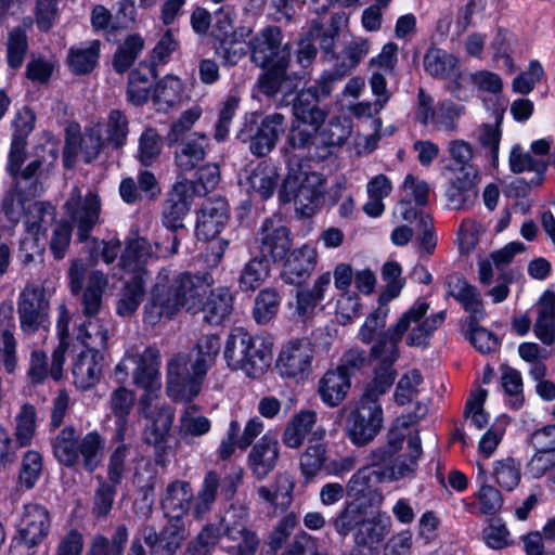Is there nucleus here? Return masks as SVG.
Returning a JSON list of instances; mask_svg holds the SVG:
<instances>
[{
	"label": "nucleus",
	"instance_id": "f257e3e1",
	"mask_svg": "<svg viewBox=\"0 0 555 555\" xmlns=\"http://www.w3.org/2000/svg\"><path fill=\"white\" fill-rule=\"evenodd\" d=\"M220 349L219 336L210 334L198 338L190 353L175 354L167 364V395L175 401L191 402L201 392Z\"/></svg>",
	"mask_w": 555,
	"mask_h": 555
},
{
	"label": "nucleus",
	"instance_id": "f03ea898",
	"mask_svg": "<svg viewBox=\"0 0 555 555\" xmlns=\"http://www.w3.org/2000/svg\"><path fill=\"white\" fill-rule=\"evenodd\" d=\"M228 365L243 370L250 377H259L270 366L272 344L259 335H251L244 328H235L228 337L224 347Z\"/></svg>",
	"mask_w": 555,
	"mask_h": 555
},
{
	"label": "nucleus",
	"instance_id": "7ed1b4c3",
	"mask_svg": "<svg viewBox=\"0 0 555 555\" xmlns=\"http://www.w3.org/2000/svg\"><path fill=\"white\" fill-rule=\"evenodd\" d=\"M325 177L320 172H300L291 169L279 191L282 204L294 202L296 212L302 217L312 216L324 195Z\"/></svg>",
	"mask_w": 555,
	"mask_h": 555
},
{
	"label": "nucleus",
	"instance_id": "20e7f679",
	"mask_svg": "<svg viewBox=\"0 0 555 555\" xmlns=\"http://www.w3.org/2000/svg\"><path fill=\"white\" fill-rule=\"evenodd\" d=\"M107 339V331L102 325L93 322L86 325V350L78 353L73 364L74 383L78 388L90 389L99 383L104 361L101 350L106 348Z\"/></svg>",
	"mask_w": 555,
	"mask_h": 555
},
{
	"label": "nucleus",
	"instance_id": "39448f33",
	"mask_svg": "<svg viewBox=\"0 0 555 555\" xmlns=\"http://www.w3.org/2000/svg\"><path fill=\"white\" fill-rule=\"evenodd\" d=\"M50 526V515L46 507L36 503L26 504L9 554L34 555L33 550L48 537Z\"/></svg>",
	"mask_w": 555,
	"mask_h": 555
},
{
	"label": "nucleus",
	"instance_id": "423d86ee",
	"mask_svg": "<svg viewBox=\"0 0 555 555\" xmlns=\"http://www.w3.org/2000/svg\"><path fill=\"white\" fill-rule=\"evenodd\" d=\"M285 131V117L280 113L264 116L260 121L246 120L237 133V139L249 144V151L257 157L268 155Z\"/></svg>",
	"mask_w": 555,
	"mask_h": 555
},
{
	"label": "nucleus",
	"instance_id": "0eeeda50",
	"mask_svg": "<svg viewBox=\"0 0 555 555\" xmlns=\"http://www.w3.org/2000/svg\"><path fill=\"white\" fill-rule=\"evenodd\" d=\"M293 234L281 218H266L255 235L259 256L270 263L283 262L293 248Z\"/></svg>",
	"mask_w": 555,
	"mask_h": 555
},
{
	"label": "nucleus",
	"instance_id": "6e6552de",
	"mask_svg": "<svg viewBox=\"0 0 555 555\" xmlns=\"http://www.w3.org/2000/svg\"><path fill=\"white\" fill-rule=\"evenodd\" d=\"M250 61L259 68L280 63L286 57L291 62L289 44L284 42V35L279 26L269 25L253 36L248 41Z\"/></svg>",
	"mask_w": 555,
	"mask_h": 555
},
{
	"label": "nucleus",
	"instance_id": "1a4fd4ad",
	"mask_svg": "<svg viewBox=\"0 0 555 555\" xmlns=\"http://www.w3.org/2000/svg\"><path fill=\"white\" fill-rule=\"evenodd\" d=\"M383 427V410L378 402L360 399L359 405L347 417V436L357 447L371 443Z\"/></svg>",
	"mask_w": 555,
	"mask_h": 555
},
{
	"label": "nucleus",
	"instance_id": "9d476101",
	"mask_svg": "<svg viewBox=\"0 0 555 555\" xmlns=\"http://www.w3.org/2000/svg\"><path fill=\"white\" fill-rule=\"evenodd\" d=\"M429 305L425 301H416L399 320L406 321V345L425 349L429 345L433 334L443 324L446 312L440 311L424 319Z\"/></svg>",
	"mask_w": 555,
	"mask_h": 555
},
{
	"label": "nucleus",
	"instance_id": "9b49d317",
	"mask_svg": "<svg viewBox=\"0 0 555 555\" xmlns=\"http://www.w3.org/2000/svg\"><path fill=\"white\" fill-rule=\"evenodd\" d=\"M65 210L70 221L77 228V240L88 242L90 232L99 222L101 214V199L98 194L88 192L85 197L75 190L65 203Z\"/></svg>",
	"mask_w": 555,
	"mask_h": 555
},
{
	"label": "nucleus",
	"instance_id": "f8f14e48",
	"mask_svg": "<svg viewBox=\"0 0 555 555\" xmlns=\"http://www.w3.org/2000/svg\"><path fill=\"white\" fill-rule=\"evenodd\" d=\"M314 349L308 338H296L284 345L278 357L275 367L283 377L304 379L310 371Z\"/></svg>",
	"mask_w": 555,
	"mask_h": 555
},
{
	"label": "nucleus",
	"instance_id": "ddd939ff",
	"mask_svg": "<svg viewBox=\"0 0 555 555\" xmlns=\"http://www.w3.org/2000/svg\"><path fill=\"white\" fill-rule=\"evenodd\" d=\"M142 537L150 555H176L186 538L184 521L179 515H172L160 532L154 526H144Z\"/></svg>",
	"mask_w": 555,
	"mask_h": 555
},
{
	"label": "nucleus",
	"instance_id": "4468645a",
	"mask_svg": "<svg viewBox=\"0 0 555 555\" xmlns=\"http://www.w3.org/2000/svg\"><path fill=\"white\" fill-rule=\"evenodd\" d=\"M167 289H170V296L178 310L184 308L195 314L198 313L202 300L209 292V284L203 276L184 272L177 275Z\"/></svg>",
	"mask_w": 555,
	"mask_h": 555
},
{
	"label": "nucleus",
	"instance_id": "2eb2a0df",
	"mask_svg": "<svg viewBox=\"0 0 555 555\" xmlns=\"http://www.w3.org/2000/svg\"><path fill=\"white\" fill-rule=\"evenodd\" d=\"M168 276L160 273L157 282L151 289L149 298L143 307V322L151 326L158 324L164 318L171 319L178 311L175 300L167 289Z\"/></svg>",
	"mask_w": 555,
	"mask_h": 555
},
{
	"label": "nucleus",
	"instance_id": "dca6fc26",
	"mask_svg": "<svg viewBox=\"0 0 555 555\" xmlns=\"http://www.w3.org/2000/svg\"><path fill=\"white\" fill-rule=\"evenodd\" d=\"M193 195L188 182H177L168 193L162 212L163 224L176 233L184 228L183 220L191 208Z\"/></svg>",
	"mask_w": 555,
	"mask_h": 555
},
{
	"label": "nucleus",
	"instance_id": "f3484780",
	"mask_svg": "<svg viewBox=\"0 0 555 555\" xmlns=\"http://www.w3.org/2000/svg\"><path fill=\"white\" fill-rule=\"evenodd\" d=\"M406 317L398 320L386 332H382L373 344L370 358L378 361L384 367H391L399 358V343L406 333Z\"/></svg>",
	"mask_w": 555,
	"mask_h": 555
},
{
	"label": "nucleus",
	"instance_id": "a211bd4d",
	"mask_svg": "<svg viewBox=\"0 0 555 555\" xmlns=\"http://www.w3.org/2000/svg\"><path fill=\"white\" fill-rule=\"evenodd\" d=\"M18 314L24 331L35 332L48 314V301L40 288H25L18 300Z\"/></svg>",
	"mask_w": 555,
	"mask_h": 555
},
{
	"label": "nucleus",
	"instance_id": "6ab92c4d",
	"mask_svg": "<svg viewBox=\"0 0 555 555\" xmlns=\"http://www.w3.org/2000/svg\"><path fill=\"white\" fill-rule=\"evenodd\" d=\"M153 257L152 245L143 237L129 238L120 256V268L131 274V278H142L147 281L151 272L147 261Z\"/></svg>",
	"mask_w": 555,
	"mask_h": 555
},
{
	"label": "nucleus",
	"instance_id": "aec40b11",
	"mask_svg": "<svg viewBox=\"0 0 555 555\" xmlns=\"http://www.w3.org/2000/svg\"><path fill=\"white\" fill-rule=\"evenodd\" d=\"M317 263L315 251L307 245L291 250L284 260L281 278L287 284L300 285L314 270Z\"/></svg>",
	"mask_w": 555,
	"mask_h": 555
},
{
	"label": "nucleus",
	"instance_id": "412c9836",
	"mask_svg": "<svg viewBox=\"0 0 555 555\" xmlns=\"http://www.w3.org/2000/svg\"><path fill=\"white\" fill-rule=\"evenodd\" d=\"M157 75L154 62H140L138 67L129 74L127 83L128 101L135 106L145 104L150 100L152 91L154 92L152 79H156Z\"/></svg>",
	"mask_w": 555,
	"mask_h": 555
},
{
	"label": "nucleus",
	"instance_id": "4be33fe9",
	"mask_svg": "<svg viewBox=\"0 0 555 555\" xmlns=\"http://www.w3.org/2000/svg\"><path fill=\"white\" fill-rule=\"evenodd\" d=\"M229 219V206L224 199L206 201L203 203L196 221V233L204 238H214Z\"/></svg>",
	"mask_w": 555,
	"mask_h": 555
},
{
	"label": "nucleus",
	"instance_id": "5701e85b",
	"mask_svg": "<svg viewBox=\"0 0 555 555\" xmlns=\"http://www.w3.org/2000/svg\"><path fill=\"white\" fill-rule=\"evenodd\" d=\"M209 139L205 133L195 132L181 141L175 152V162L181 172L196 169L205 160Z\"/></svg>",
	"mask_w": 555,
	"mask_h": 555
},
{
	"label": "nucleus",
	"instance_id": "b1692460",
	"mask_svg": "<svg viewBox=\"0 0 555 555\" xmlns=\"http://www.w3.org/2000/svg\"><path fill=\"white\" fill-rule=\"evenodd\" d=\"M159 357V350L155 347H147L142 353L132 357L133 362L137 364V369L133 372V382L149 393L160 388Z\"/></svg>",
	"mask_w": 555,
	"mask_h": 555
},
{
	"label": "nucleus",
	"instance_id": "393cba45",
	"mask_svg": "<svg viewBox=\"0 0 555 555\" xmlns=\"http://www.w3.org/2000/svg\"><path fill=\"white\" fill-rule=\"evenodd\" d=\"M222 527L221 535H224L234 545L229 547V553L232 555H255L258 551L260 540L256 532L249 530L244 524L238 521H231L229 514L220 520Z\"/></svg>",
	"mask_w": 555,
	"mask_h": 555
},
{
	"label": "nucleus",
	"instance_id": "a878e982",
	"mask_svg": "<svg viewBox=\"0 0 555 555\" xmlns=\"http://www.w3.org/2000/svg\"><path fill=\"white\" fill-rule=\"evenodd\" d=\"M240 183L246 188L250 195L266 201L273 195L278 180L268 171L266 165L256 163L244 168L240 175Z\"/></svg>",
	"mask_w": 555,
	"mask_h": 555
},
{
	"label": "nucleus",
	"instance_id": "bb28decb",
	"mask_svg": "<svg viewBox=\"0 0 555 555\" xmlns=\"http://www.w3.org/2000/svg\"><path fill=\"white\" fill-rule=\"evenodd\" d=\"M295 480L288 473H279L270 486L257 488L258 496L275 511L285 512L293 502Z\"/></svg>",
	"mask_w": 555,
	"mask_h": 555
},
{
	"label": "nucleus",
	"instance_id": "cd10ccee",
	"mask_svg": "<svg viewBox=\"0 0 555 555\" xmlns=\"http://www.w3.org/2000/svg\"><path fill=\"white\" fill-rule=\"evenodd\" d=\"M293 115L298 121L320 128L326 118V112L319 105L317 89L309 88L296 95L293 100Z\"/></svg>",
	"mask_w": 555,
	"mask_h": 555
},
{
	"label": "nucleus",
	"instance_id": "c85d7f7f",
	"mask_svg": "<svg viewBox=\"0 0 555 555\" xmlns=\"http://www.w3.org/2000/svg\"><path fill=\"white\" fill-rule=\"evenodd\" d=\"M278 457V441L264 436L251 449L248 462L254 475L261 480L274 469Z\"/></svg>",
	"mask_w": 555,
	"mask_h": 555
},
{
	"label": "nucleus",
	"instance_id": "c756f323",
	"mask_svg": "<svg viewBox=\"0 0 555 555\" xmlns=\"http://www.w3.org/2000/svg\"><path fill=\"white\" fill-rule=\"evenodd\" d=\"M350 389V379L339 371L328 370L319 382L318 392L328 406L339 405Z\"/></svg>",
	"mask_w": 555,
	"mask_h": 555
},
{
	"label": "nucleus",
	"instance_id": "7c9ffc66",
	"mask_svg": "<svg viewBox=\"0 0 555 555\" xmlns=\"http://www.w3.org/2000/svg\"><path fill=\"white\" fill-rule=\"evenodd\" d=\"M232 310V296L227 288L210 291L206 301L202 300L201 309L203 320L209 324H220Z\"/></svg>",
	"mask_w": 555,
	"mask_h": 555
},
{
	"label": "nucleus",
	"instance_id": "2f4dec72",
	"mask_svg": "<svg viewBox=\"0 0 555 555\" xmlns=\"http://www.w3.org/2000/svg\"><path fill=\"white\" fill-rule=\"evenodd\" d=\"M106 286L107 278L103 272L94 270L89 274L87 287L80 293V305L85 315L92 318L99 313Z\"/></svg>",
	"mask_w": 555,
	"mask_h": 555
},
{
	"label": "nucleus",
	"instance_id": "473e14b6",
	"mask_svg": "<svg viewBox=\"0 0 555 555\" xmlns=\"http://www.w3.org/2000/svg\"><path fill=\"white\" fill-rule=\"evenodd\" d=\"M146 281L142 278H130L119 293V298L116 302V312L119 317L130 318L140 307L145 294Z\"/></svg>",
	"mask_w": 555,
	"mask_h": 555
},
{
	"label": "nucleus",
	"instance_id": "72a5a7b5",
	"mask_svg": "<svg viewBox=\"0 0 555 555\" xmlns=\"http://www.w3.org/2000/svg\"><path fill=\"white\" fill-rule=\"evenodd\" d=\"M386 535V528L375 519H365L354 531L353 539L356 547L350 555H371L370 550L380 543Z\"/></svg>",
	"mask_w": 555,
	"mask_h": 555
},
{
	"label": "nucleus",
	"instance_id": "f704fd0d",
	"mask_svg": "<svg viewBox=\"0 0 555 555\" xmlns=\"http://www.w3.org/2000/svg\"><path fill=\"white\" fill-rule=\"evenodd\" d=\"M318 147L313 156L317 159H325L331 153L332 147L341 146L348 138L347 129L339 120H330L321 130L315 128Z\"/></svg>",
	"mask_w": 555,
	"mask_h": 555
},
{
	"label": "nucleus",
	"instance_id": "c9c22d12",
	"mask_svg": "<svg viewBox=\"0 0 555 555\" xmlns=\"http://www.w3.org/2000/svg\"><path fill=\"white\" fill-rule=\"evenodd\" d=\"M422 454L421 439L417 435L411 436L408 439V459L397 461L393 459V463L390 469L384 473L386 481H398L400 479L412 476L417 467V460Z\"/></svg>",
	"mask_w": 555,
	"mask_h": 555
},
{
	"label": "nucleus",
	"instance_id": "e433bc0d",
	"mask_svg": "<svg viewBox=\"0 0 555 555\" xmlns=\"http://www.w3.org/2000/svg\"><path fill=\"white\" fill-rule=\"evenodd\" d=\"M315 422L317 414L313 411L306 410L295 414L284 430L282 437L284 444L289 448H299Z\"/></svg>",
	"mask_w": 555,
	"mask_h": 555
},
{
	"label": "nucleus",
	"instance_id": "4c0bfd02",
	"mask_svg": "<svg viewBox=\"0 0 555 555\" xmlns=\"http://www.w3.org/2000/svg\"><path fill=\"white\" fill-rule=\"evenodd\" d=\"M269 275L270 262L256 255L243 267L238 278V287L243 292H254L262 285Z\"/></svg>",
	"mask_w": 555,
	"mask_h": 555
},
{
	"label": "nucleus",
	"instance_id": "58836bf2",
	"mask_svg": "<svg viewBox=\"0 0 555 555\" xmlns=\"http://www.w3.org/2000/svg\"><path fill=\"white\" fill-rule=\"evenodd\" d=\"M79 440L76 430L68 426L63 428L53 441V452L57 461L67 466H74L79 459Z\"/></svg>",
	"mask_w": 555,
	"mask_h": 555
},
{
	"label": "nucleus",
	"instance_id": "ea45409f",
	"mask_svg": "<svg viewBox=\"0 0 555 555\" xmlns=\"http://www.w3.org/2000/svg\"><path fill=\"white\" fill-rule=\"evenodd\" d=\"M150 424L146 425L143 439L146 443H157L170 439V429L173 423V412L169 408H160L147 415Z\"/></svg>",
	"mask_w": 555,
	"mask_h": 555
},
{
	"label": "nucleus",
	"instance_id": "a19ab883",
	"mask_svg": "<svg viewBox=\"0 0 555 555\" xmlns=\"http://www.w3.org/2000/svg\"><path fill=\"white\" fill-rule=\"evenodd\" d=\"M425 70L433 77L448 78L450 77L456 65L457 59L447 51L431 47L424 55Z\"/></svg>",
	"mask_w": 555,
	"mask_h": 555
},
{
	"label": "nucleus",
	"instance_id": "79ce46f5",
	"mask_svg": "<svg viewBox=\"0 0 555 555\" xmlns=\"http://www.w3.org/2000/svg\"><path fill=\"white\" fill-rule=\"evenodd\" d=\"M281 295L274 287L261 289L255 298L253 318L258 324H268L278 313Z\"/></svg>",
	"mask_w": 555,
	"mask_h": 555
},
{
	"label": "nucleus",
	"instance_id": "37998d69",
	"mask_svg": "<svg viewBox=\"0 0 555 555\" xmlns=\"http://www.w3.org/2000/svg\"><path fill=\"white\" fill-rule=\"evenodd\" d=\"M143 48L144 40L140 35H129L114 54L113 68L115 72L118 74L126 73L132 66Z\"/></svg>",
	"mask_w": 555,
	"mask_h": 555
},
{
	"label": "nucleus",
	"instance_id": "c03bdc74",
	"mask_svg": "<svg viewBox=\"0 0 555 555\" xmlns=\"http://www.w3.org/2000/svg\"><path fill=\"white\" fill-rule=\"evenodd\" d=\"M100 52V41L93 40L88 48L70 49L68 53V65L76 75H87L91 73L98 64Z\"/></svg>",
	"mask_w": 555,
	"mask_h": 555
},
{
	"label": "nucleus",
	"instance_id": "a18cd8bd",
	"mask_svg": "<svg viewBox=\"0 0 555 555\" xmlns=\"http://www.w3.org/2000/svg\"><path fill=\"white\" fill-rule=\"evenodd\" d=\"M210 429V421L199 413V406L189 404L184 408L180 418V434L184 437H199Z\"/></svg>",
	"mask_w": 555,
	"mask_h": 555
},
{
	"label": "nucleus",
	"instance_id": "49530a36",
	"mask_svg": "<svg viewBox=\"0 0 555 555\" xmlns=\"http://www.w3.org/2000/svg\"><path fill=\"white\" fill-rule=\"evenodd\" d=\"M192 496L193 494L190 483L182 480H176L168 485L163 505L165 508L177 512L175 515H179L181 517L182 514L189 511Z\"/></svg>",
	"mask_w": 555,
	"mask_h": 555
},
{
	"label": "nucleus",
	"instance_id": "de8ad7c7",
	"mask_svg": "<svg viewBox=\"0 0 555 555\" xmlns=\"http://www.w3.org/2000/svg\"><path fill=\"white\" fill-rule=\"evenodd\" d=\"M511 170L514 173H521L526 170L535 172L539 177H542L546 170L547 164L542 159L531 155L530 152H524L520 146L516 145L513 147L509 155ZM541 182V178L537 181L531 180V183L538 185Z\"/></svg>",
	"mask_w": 555,
	"mask_h": 555
},
{
	"label": "nucleus",
	"instance_id": "09e8293b",
	"mask_svg": "<svg viewBox=\"0 0 555 555\" xmlns=\"http://www.w3.org/2000/svg\"><path fill=\"white\" fill-rule=\"evenodd\" d=\"M289 63L291 62H287L286 57H284L280 63L267 67V70L258 77V90L267 98H275L281 91L280 87L283 73L288 69Z\"/></svg>",
	"mask_w": 555,
	"mask_h": 555
},
{
	"label": "nucleus",
	"instance_id": "8fccbe9b",
	"mask_svg": "<svg viewBox=\"0 0 555 555\" xmlns=\"http://www.w3.org/2000/svg\"><path fill=\"white\" fill-rule=\"evenodd\" d=\"M220 524L206 525L188 545V555H211L221 538Z\"/></svg>",
	"mask_w": 555,
	"mask_h": 555
},
{
	"label": "nucleus",
	"instance_id": "3c124183",
	"mask_svg": "<svg viewBox=\"0 0 555 555\" xmlns=\"http://www.w3.org/2000/svg\"><path fill=\"white\" fill-rule=\"evenodd\" d=\"M196 180L184 182L189 183L190 193L196 196H205L212 191L220 181L219 167L216 164H206L198 166Z\"/></svg>",
	"mask_w": 555,
	"mask_h": 555
},
{
	"label": "nucleus",
	"instance_id": "603ef678",
	"mask_svg": "<svg viewBox=\"0 0 555 555\" xmlns=\"http://www.w3.org/2000/svg\"><path fill=\"white\" fill-rule=\"evenodd\" d=\"M455 288L457 292L451 293V295L470 313L469 318L477 315L478 319H482L485 317V310L478 289L465 280H459Z\"/></svg>",
	"mask_w": 555,
	"mask_h": 555
},
{
	"label": "nucleus",
	"instance_id": "864d4df0",
	"mask_svg": "<svg viewBox=\"0 0 555 555\" xmlns=\"http://www.w3.org/2000/svg\"><path fill=\"white\" fill-rule=\"evenodd\" d=\"M42 473V456L37 451H27L22 459L18 474V486L30 490L35 487Z\"/></svg>",
	"mask_w": 555,
	"mask_h": 555
},
{
	"label": "nucleus",
	"instance_id": "5fc2aeb1",
	"mask_svg": "<svg viewBox=\"0 0 555 555\" xmlns=\"http://www.w3.org/2000/svg\"><path fill=\"white\" fill-rule=\"evenodd\" d=\"M248 51V43L246 44L244 40L238 39L237 35L234 38L218 41L215 46V54L225 67L235 66L247 55Z\"/></svg>",
	"mask_w": 555,
	"mask_h": 555
},
{
	"label": "nucleus",
	"instance_id": "6e6d98bb",
	"mask_svg": "<svg viewBox=\"0 0 555 555\" xmlns=\"http://www.w3.org/2000/svg\"><path fill=\"white\" fill-rule=\"evenodd\" d=\"M28 49V40L24 29L21 27L13 28L7 40V62L13 70L18 69Z\"/></svg>",
	"mask_w": 555,
	"mask_h": 555
},
{
	"label": "nucleus",
	"instance_id": "4d7b16f0",
	"mask_svg": "<svg viewBox=\"0 0 555 555\" xmlns=\"http://www.w3.org/2000/svg\"><path fill=\"white\" fill-rule=\"evenodd\" d=\"M103 439L96 431L87 434L80 441L78 452L82 456L83 468L92 473L99 466L101 459L99 456L103 449Z\"/></svg>",
	"mask_w": 555,
	"mask_h": 555
},
{
	"label": "nucleus",
	"instance_id": "13d9d810",
	"mask_svg": "<svg viewBox=\"0 0 555 555\" xmlns=\"http://www.w3.org/2000/svg\"><path fill=\"white\" fill-rule=\"evenodd\" d=\"M129 133V120L126 114L119 109H113L107 118V142L115 150L121 149Z\"/></svg>",
	"mask_w": 555,
	"mask_h": 555
},
{
	"label": "nucleus",
	"instance_id": "bf43d9fd",
	"mask_svg": "<svg viewBox=\"0 0 555 555\" xmlns=\"http://www.w3.org/2000/svg\"><path fill=\"white\" fill-rule=\"evenodd\" d=\"M219 476L216 472H208L204 478L194 508V516L201 518L207 513L216 501L217 491L220 487Z\"/></svg>",
	"mask_w": 555,
	"mask_h": 555
},
{
	"label": "nucleus",
	"instance_id": "052dcab7",
	"mask_svg": "<svg viewBox=\"0 0 555 555\" xmlns=\"http://www.w3.org/2000/svg\"><path fill=\"white\" fill-rule=\"evenodd\" d=\"M365 509L357 503H349L334 519L336 532L346 537L352 530H357L361 522L365 519Z\"/></svg>",
	"mask_w": 555,
	"mask_h": 555
},
{
	"label": "nucleus",
	"instance_id": "680f3d73",
	"mask_svg": "<svg viewBox=\"0 0 555 555\" xmlns=\"http://www.w3.org/2000/svg\"><path fill=\"white\" fill-rule=\"evenodd\" d=\"M162 138L153 128L145 129L139 138V162L147 167L151 166L160 155Z\"/></svg>",
	"mask_w": 555,
	"mask_h": 555
},
{
	"label": "nucleus",
	"instance_id": "e2e57ef3",
	"mask_svg": "<svg viewBox=\"0 0 555 555\" xmlns=\"http://www.w3.org/2000/svg\"><path fill=\"white\" fill-rule=\"evenodd\" d=\"M396 375L397 373L392 366L384 367V365H378L375 369V378L366 386L361 398L366 401L378 402V398L393 384Z\"/></svg>",
	"mask_w": 555,
	"mask_h": 555
},
{
	"label": "nucleus",
	"instance_id": "0e129e2a",
	"mask_svg": "<svg viewBox=\"0 0 555 555\" xmlns=\"http://www.w3.org/2000/svg\"><path fill=\"white\" fill-rule=\"evenodd\" d=\"M181 90L180 80L172 75H167L154 87L153 100L156 104L171 107L180 101Z\"/></svg>",
	"mask_w": 555,
	"mask_h": 555
},
{
	"label": "nucleus",
	"instance_id": "69168bd1",
	"mask_svg": "<svg viewBox=\"0 0 555 555\" xmlns=\"http://www.w3.org/2000/svg\"><path fill=\"white\" fill-rule=\"evenodd\" d=\"M480 319L477 315L474 318H469L468 320V328L469 335L468 339L470 344L481 353H490L493 352L499 346L498 337L486 330L482 326L478 325Z\"/></svg>",
	"mask_w": 555,
	"mask_h": 555
},
{
	"label": "nucleus",
	"instance_id": "338daca9",
	"mask_svg": "<svg viewBox=\"0 0 555 555\" xmlns=\"http://www.w3.org/2000/svg\"><path fill=\"white\" fill-rule=\"evenodd\" d=\"M36 429V410L31 404H24L16 417L15 436L20 447L30 443Z\"/></svg>",
	"mask_w": 555,
	"mask_h": 555
},
{
	"label": "nucleus",
	"instance_id": "774afa93",
	"mask_svg": "<svg viewBox=\"0 0 555 555\" xmlns=\"http://www.w3.org/2000/svg\"><path fill=\"white\" fill-rule=\"evenodd\" d=\"M287 144L294 150L306 152L309 158L317 159L313 156L318 147L315 129L309 131L299 126H292L287 135Z\"/></svg>",
	"mask_w": 555,
	"mask_h": 555
}]
</instances>
